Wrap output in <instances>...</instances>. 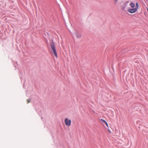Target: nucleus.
Here are the masks:
<instances>
[{
	"label": "nucleus",
	"mask_w": 148,
	"mask_h": 148,
	"mask_svg": "<svg viewBox=\"0 0 148 148\" xmlns=\"http://www.w3.org/2000/svg\"><path fill=\"white\" fill-rule=\"evenodd\" d=\"M50 46L51 48V49L53 51L54 54L55 56L57 58V53L56 50L55 45L54 42L52 41V42L50 43Z\"/></svg>",
	"instance_id": "1"
},
{
	"label": "nucleus",
	"mask_w": 148,
	"mask_h": 148,
	"mask_svg": "<svg viewBox=\"0 0 148 148\" xmlns=\"http://www.w3.org/2000/svg\"><path fill=\"white\" fill-rule=\"evenodd\" d=\"M64 122L66 125L68 126H70L71 125V121L70 119L67 118H66L64 120Z\"/></svg>",
	"instance_id": "2"
},
{
	"label": "nucleus",
	"mask_w": 148,
	"mask_h": 148,
	"mask_svg": "<svg viewBox=\"0 0 148 148\" xmlns=\"http://www.w3.org/2000/svg\"><path fill=\"white\" fill-rule=\"evenodd\" d=\"M137 10V9H136V8H134L133 9H129L127 10V11L130 13L132 14L136 12Z\"/></svg>",
	"instance_id": "3"
},
{
	"label": "nucleus",
	"mask_w": 148,
	"mask_h": 148,
	"mask_svg": "<svg viewBox=\"0 0 148 148\" xmlns=\"http://www.w3.org/2000/svg\"><path fill=\"white\" fill-rule=\"evenodd\" d=\"M100 120L102 124L103 125V123H105L107 127L109 128L108 124L107 123L105 120L102 119H101Z\"/></svg>",
	"instance_id": "4"
},
{
	"label": "nucleus",
	"mask_w": 148,
	"mask_h": 148,
	"mask_svg": "<svg viewBox=\"0 0 148 148\" xmlns=\"http://www.w3.org/2000/svg\"><path fill=\"white\" fill-rule=\"evenodd\" d=\"M75 35L78 38H80L82 36V35L81 34L77 32L76 33Z\"/></svg>",
	"instance_id": "5"
},
{
	"label": "nucleus",
	"mask_w": 148,
	"mask_h": 148,
	"mask_svg": "<svg viewBox=\"0 0 148 148\" xmlns=\"http://www.w3.org/2000/svg\"><path fill=\"white\" fill-rule=\"evenodd\" d=\"M130 5L132 8H133L135 7V4L133 2H131L130 4Z\"/></svg>",
	"instance_id": "6"
},
{
	"label": "nucleus",
	"mask_w": 148,
	"mask_h": 148,
	"mask_svg": "<svg viewBox=\"0 0 148 148\" xmlns=\"http://www.w3.org/2000/svg\"><path fill=\"white\" fill-rule=\"evenodd\" d=\"M139 7V5L138 3L136 2V6H135V8H136L137 10H138V8Z\"/></svg>",
	"instance_id": "7"
},
{
	"label": "nucleus",
	"mask_w": 148,
	"mask_h": 148,
	"mask_svg": "<svg viewBox=\"0 0 148 148\" xmlns=\"http://www.w3.org/2000/svg\"><path fill=\"white\" fill-rule=\"evenodd\" d=\"M30 99H27V103H28L29 102H30Z\"/></svg>",
	"instance_id": "8"
},
{
	"label": "nucleus",
	"mask_w": 148,
	"mask_h": 148,
	"mask_svg": "<svg viewBox=\"0 0 148 148\" xmlns=\"http://www.w3.org/2000/svg\"><path fill=\"white\" fill-rule=\"evenodd\" d=\"M114 0L115 1V3H116L118 1V0Z\"/></svg>",
	"instance_id": "9"
},
{
	"label": "nucleus",
	"mask_w": 148,
	"mask_h": 148,
	"mask_svg": "<svg viewBox=\"0 0 148 148\" xmlns=\"http://www.w3.org/2000/svg\"><path fill=\"white\" fill-rule=\"evenodd\" d=\"M108 130L110 133H111V131L109 129H108Z\"/></svg>",
	"instance_id": "10"
}]
</instances>
